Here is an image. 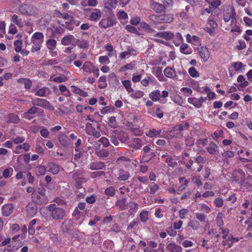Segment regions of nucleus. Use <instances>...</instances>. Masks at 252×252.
<instances>
[{
	"mask_svg": "<svg viewBox=\"0 0 252 252\" xmlns=\"http://www.w3.org/2000/svg\"><path fill=\"white\" fill-rule=\"evenodd\" d=\"M205 161L206 159L205 158L199 156L195 158V161L191 159H189V162L186 163V167L190 171L199 172L202 169L203 167V163Z\"/></svg>",
	"mask_w": 252,
	"mask_h": 252,
	"instance_id": "obj_1",
	"label": "nucleus"
},
{
	"mask_svg": "<svg viewBox=\"0 0 252 252\" xmlns=\"http://www.w3.org/2000/svg\"><path fill=\"white\" fill-rule=\"evenodd\" d=\"M46 189L44 187L39 188L32 193V200L36 204L42 205L48 202V198L45 195Z\"/></svg>",
	"mask_w": 252,
	"mask_h": 252,
	"instance_id": "obj_2",
	"label": "nucleus"
},
{
	"mask_svg": "<svg viewBox=\"0 0 252 252\" xmlns=\"http://www.w3.org/2000/svg\"><path fill=\"white\" fill-rule=\"evenodd\" d=\"M47 209L53 220H62L65 216L64 210L58 207L56 204L54 203L48 205Z\"/></svg>",
	"mask_w": 252,
	"mask_h": 252,
	"instance_id": "obj_3",
	"label": "nucleus"
},
{
	"mask_svg": "<svg viewBox=\"0 0 252 252\" xmlns=\"http://www.w3.org/2000/svg\"><path fill=\"white\" fill-rule=\"evenodd\" d=\"M117 23V19L114 14L105 15L100 20L98 23L99 27L103 29L111 28Z\"/></svg>",
	"mask_w": 252,
	"mask_h": 252,
	"instance_id": "obj_4",
	"label": "nucleus"
},
{
	"mask_svg": "<svg viewBox=\"0 0 252 252\" xmlns=\"http://www.w3.org/2000/svg\"><path fill=\"white\" fill-rule=\"evenodd\" d=\"M168 95L169 93L167 91H163L160 94L159 90H155L149 94V96L153 101L160 102L161 98H166L168 97Z\"/></svg>",
	"mask_w": 252,
	"mask_h": 252,
	"instance_id": "obj_5",
	"label": "nucleus"
},
{
	"mask_svg": "<svg viewBox=\"0 0 252 252\" xmlns=\"http://www.w3.org/2000/svg\"><path fill=\"white\" fill-rule=\"evenodd\" d=\"M148 113L153 117L160 119L163 117L164 112L162 107L160 105H156L153 107L148 109Z\"/></svg>",
	"mask_w": 252,
	"mask_h": 252,
	"instance_id": "obj_6",
	"label": "nucleus"
},
{
	"mask_svg": "<svg viewBox=\"0 0 252 252\" xmlns=\"http://www.w3.org/2000/svg\"><path fill=\"white\" fill-rule=\"evenodd\" d=\"M220 233L222 234V238L223 240L222 241L223 246H227L228 248L232 247V242H231V238L232 234L230 233V231L228 228H221Z\"/></svg>",
	"mask_w": 252,
	"mask_h": 252,
	"instance_id": "obj_7",
	"label": "nucleus"
},
{
	"mask_svg": "<svg viewBox=\"0 0 252 252\" xmlns=\"http://www.w3.org/2000/svg\"><path fill=\"white\" fill-rule=\"evenodd\" d=\"M78 39L72 34L64 36L61 39V44L64 46L71 45L73 46L77 45Z\"/></svg>",
	"mask_w": 252,
	"mask_h": 252,
	"instance_id": "obj_8",
	"label": "nucleus"
},
{
	"mask_svg": "<svg viewBox=\"0 0 252 252\" xmlns=\"http://www.w3.org/2000/svg\"><path fill=\"white\" fill-rule=\"evenodd\" d=\"M150 7L157 13H165L166 8L165 5L161 3L156 2L154 0H152L150 3Z\"/></svg>",
	"mask_w": 252,
	"mask_h": 252,
	"instance_id": "obj_9",
	"label": "nucleus"
},
{
	"mask_svg": "<svg viewBox=\"0 0 252 252\" xmlns=\"http://www.w3.org/2000/svg\"><path fill=\"white\" fill-rule=\"evenodd\" d=\"M197 51L201 60L203 62H206L210 58V52L206 46H201L197 48Z\"/></svg>",
	"mask_w": 252,
	"mask_h": 252,
	"instance_id": "obj_10",
	"label": "nucleus"
},
{
	"mask_svg": "<svg viewBox=\"0 0 252 252\" xmlns=\"http://www.w3.org/2000/svg\"><path fill=\"white\" fill-rule=\"evenodd\" d=\"M32 103L34 106H38L47 109L51 106L50 102L45 99L36 98L32 101Z\"/></svg>",
	"mask_w": 252,
	"mask_h": 252,
	"instance_id": "obj_11",
	"label": "nucleus"
},
{
	"mask_svg": "<svg viewBox=\"0 0 252 252\" xmlns=\"http://www.w3.org/2000/svg\"><path fill=\"white\" fill-rule=\"evenodd\" d=\"M105 167L106 165L104 162L97 160L91 162L88 165L89 169L92 170L105 169Z\"/></svg>",
	"mask_w": 252,
	"mask_h": 252,
	"instance_id": "obj_12",
	"label": "nucleus"
},
{
	"mask_svg": "<svg viewBox=\"0 0 252 252\" xmlns=\"http://www.w3.org/2000/svg\"><path fill=\"white\" fill-rule=\"evenodd\" d=\"M102 13L99 9H93L90 13L88 19L91 21L97 22L101 17Z\"/></svg>",
	"mask_w": 252,
	"mask_h": 252,
	"instance_id": "obj_13",
	"label": "nucleus"
},
{
	"mask_svg": "<svg viewBox=\"0 0 252 252\" xmlns=\"http://www.w3.org/2000/svg\"><path fill=\"white\" fill-rule=\"evenodd\" d=\"M58 139L61 145L64 147H68L70 143L68 136L62 132H60L58 135Z\"/></svg>",
	"mask_w": 252,
	"mask_h": 252,
	"instance_id": "obj_14",
	"label": "nucleus"
},
{
	"mask_svg": "<svg viewBox=\"0 0 252 252\" xmlns=\"http://www.w3.org/2000/svg\"><path fill=\"white\" fill-rule=\"evenodd\" d=\"M33 6L28 4H22L19 6V12L22 15H29L31 14Z\"/></svg>",
	"mask_w": 252,
	"mask_h": 252,
	"instance_id": "obj_15",
	"label": "nucleus"
},
{
	"mask_svg": "<svg viewBox=\"0 0 252 252\" xmlns=\"http://www.w3.org/2000/svg\"><path fill=\"white\" fill-rule=\"evenodd\" d=\"M154 36L162 38L167 40H169L172 39L174 37V35L173 33L170 31H165L158 32L154 35Z\"/></svg>",
	"mask_w": 252,
	"mask_h": 252,
	"instance_id": "obj_16",
	"label": "nucleus"
},
{
	"mask_svg": "<svg viewBox=\"0 0 252 252\" xmlns=\"http://www.w3.org/2000/svg\"><path fill=\"white\" fill-rule=\"evenodd\" d=\"M173 15L171 14L159 15L158 24L170 23L173 21Z\"/></svg>",
	"mask_w": 252,
	"mask_h": 252,
	"instance_id": "obj_17",
	"label": "nucleus"
},
{
	"mask_svg": "<svg viewBox=\"0 0 252 252\" xmlns=\"http://www.w3.org/2000/svg\"><path fill=\"white\" fill-rule=\"evenodd\" d=\"M235 16V12L234 10L231 12L228 10L227 11H225L223 14V20L225 22H228L230 20H231L232 23H236V20Z\"/></svg>",
	"mask_w": 252,
	"mask_h": 252,
	"instance_id": "obj_18",
	"label": "nucleus"
},
{
	"mask_svg": "<svg viewBox=\"0 0 252 252\" xmlns=\"http://www.w3.org/2000/svg\"><path fill=\"white\" fill-rule=\"evenodd\" d=\"M167 252H181L182 248L174 242L170 243L166 246Z\"/></svg>",
	"mask_w": 252,
	"mask_h": 252,
	"instance_id": "obj_19",
	"label": "nucleus"
},
{
	"mask_svg": "<svg viewBox=\"0 0 252 252\" xmlns=\"http://www.w3.org/2000/svg\"><path fill=\"white\" fill-rule=\"evenodd\" d=\"M14 206L12 204L4 205L1 208V213L3 216H9L13 212Z\"/></svg>",
	"mask_w": 252,
	"mask_h": 252,
	"instance_id": "obj_20",
	"label": "nucleus"
},
{
	"mask_svg": "<svg viewBox=\"0 0 252 252\" xmlns=\"http://www.w3.org/2000/svg\"><path fill=\"white\" fill-rule=\"evenodd\" d=\"M191 84L193 90L200 93L202 94L205 93V91H208L209 90V87L208 86L200 87L199 86V83L197 81L193 80L192 82H191Z\"/></svg>",
	"mask_w": 252,
	"mask_h": 252,
	"instance_id": "obj_21",
	"label": "nucleus"
},
{
	"mask_svg": "<svg viewBox=\"0 0 252 252\" xmlns=\"http://www.w3.org/2000/svg\"><path fill=\"white\" fill-rule=\"evenodd\" d=\"M27 214L29 217H34L37 213V207L33 203H29L26 207Z\"/></svg>",
	"mask_w": 252,
	"mask_h": 252,
	"instance_id": "obj_22",
	"label": "nucleus"
},
{
	"mask_svg": "<svg viewBox=\"0 0 252 252\" xmlns=\"http://www.w3.org/2000/svg\"><path fill=\"white\" fill-rule=\"evenodd\" d=\"M189 124L187 122L185 123L178 124L174 127V130L175 131H179V135L181 137H183V134L181 133L182 131L184 130H188L189 128Z\"/></svg>",
	"mask_w": 252,
	"mask_h": 252,
	"instance_id": "obj_23",
	"label": "nucleus"
},
{
	"mask_svg": "<svg viewBox=\"0 0 252 252\" xmlns=\"http://www.w3.org/2000/svg\"><path fill=\"white\" fill-rule=\"evenodd\" d=\"M48 171L53 174H57L60 172V166L53 162H49L47 164Z\"/></svg>",
	"mask_w": 252,
	"mask_h": 252,
	"instance_id": "obj_24",
	"label": "nucleus"
},
{
	"mask_svg": "<svg viewBox=\"0 0 252 252\" xmlns=\"http://www.w3.org/2000/svg\"><path fill=\"white\" fill-rule=\"evenodd\" d=\"M164 75L168 78H174L176 76V72L173 68L167 66L164 70Z\"/></svg>",
	"mask_w": 252,
	"mask_h": 252,
	"instance_id": "obj_25",
	"label": "nucleus"
},
{
	"mask_svg": "<svg viewBox=\"0 0 252 252\" xmlns=\"http://www.w3.org/2000/svg\"><path fill=\"white\" fill-rule=\"evenodd\" d=\"M130 146L134 149H139L142 146L141 139L139 138H135L131 140Z\"/></svg>",
	"mask_w": 252,
	"mask_h": 252,
	"instance_id": "obj_26",
	"label": "nucleus"
},
{
	"mask_svg": "<svg viewBox=\"0 0 252 252\" xmlns=\"http://www.w3.org/2000/svg\"><path fill=\"white\" fill-rule=\"evenodd\" d=\"M237 81L238 83H240L239 84L237 85L238 89L244 88L249 85V82L246 80L245 78L242 75L238 76Z\"/></svg>",
	"mask_w": 252,
	"mask_h": 252,
	"instance_id": "obj_27",
	"label": "nucleus"
},
{
	"mask_svg": "<svg viewBox=\"0 0 252 252\" xmlns=\"http://www.w3.org/2000/svg\"><path fill=\"white\" fill-rule=\"evenodd\" d=\"M6 121L10 123L18 124L20 122V118L17 114L10 113L6 117Z\"/></svg>",
	"mask_w": 252,
	"mask_h": 252,
	"instance_id": "obj_28",
	"label": "nucleus"
},
{
	"mask_svg": "<svg viewBox=\"0 0 252 252\" xmlns=\"http://www.w3.org/2000/svg\"><path fill=\"white\" fill-rule=\"evenodd\" d=\"M94 66L91 62H86L82 66V69L84 72L91 74Z\"/></svg>",
	"mask_w": 252,
	"mask_h": 252,
	"instance_id": "obj_29",
	"label": "nucleus"
},
{
	"mask_svg": "<svg viewBox=\"0 0 252 252\" xmlns=\"http://www.w3.org/2000/svg\"><path fill=\"white\" fill-rule=\"evenodd\" d=\"M207 151L211 155H215L218 151V147L214 142H210L209 145L206 148Z\"/></svg>",
	"mask_w": 252,
	"mask_h": 252,
	"instance_id": "obj_30",
	"label": "nucleus"
},
{
	"mask_svg": "<svg viewBox=\"0 0 252 252\" xmlns=\"http://www.w3.org/2000/svg\"><path fill=\"white\" fill-rule=\"evenodd\" d=\"M71 88L72 89V92L75 94H78L82 97H86L88 95L87 92L75 86L72 85L71 86Z\"/></svg>",
	"mask_w": 252,
	"mask_h": 252,
	"instance_id": "obj_31",
	"label": "nucleus"
},
{
	"mask_svg": "<svg viewBox=\"0 0 252 252\" xmlns=\"http://www.w3.org/2000/svg\"><path fill=\"white\" fill-rule=\"evenodd\" d=\"M128 206L130 208V210L128 211L129 215L133 217L134 213L137 212L138 209L139 205L135 202L131 201L129 202Z\"/></svg>",
	"mask_w": 252,
	"mask_h": 252,
	"instance_id": "obj_32",
	"label": "nucleus"
},
{
	"mask_svg": "<svg viewBox=\"0 0 252 252\" xmlns=\"http://www.w3.org/2000/svg\"><path fill=\"white\" fill-rule=\"evenodd\" d=\"M11 21L19 28H23L24 25V21L22 19L19 18L18 16L16 14L12 15Z\"/></svg>",
	"mask_w": 252,
	"mask_h": 252,
	"instance_id": "obj_33",
	"label": "nucleus"
},
{
	"mask_svg": "<svg viewBox=\"0 0 252 252\" xmlns=\"http://www.w3.org/2000/svg\"><path fill=\"white\" fill-rule=\"evenodd\" d=\"M122 83L128 94L134 92V89L131 87V82L129 80H124Z\"/></svg>",
	"mask_w": 252,
	"mask_h": 252,
	"instance_id": "obj_34",
	"label": "nucleus"
},
{
	"mask_svg": "<svg viewBox=\"0 0 252 252\" xmlns=\"http://www.w3.org/2000/svg\"><path fill=\"white\" fill-rule=\"evenodd\" d=\"M180 52L185 55L190 54L192 52V49L186 43H183L180 47Z\"/></svg>",
	"mask_w": 252,
	"mask_h": 252,
	"instance_id": "obj_35",
	"label": "nucleus"
},
{
	"mask_svg": "<svg viewBox=\"0 0 252 252\" xmlns=\"http://www.w3.org/2000/svg\"><path fill=\"white\" fill-rule=\"evenodd\" d=\"M47 93H48V94H49L50 93V91L48 87H44L42 88L38 89L35 92V95L41 97H44L46 95Z\"/></svg>",
	"mask_w": 252,
	"mask_h": 252,
	"instance_id": "obj_36",
	"label": "nucleus"
},
{
	"mask_svg": "<svg viewBox=\"0 0 252 252\" xmlns=\"http://www.w3.org/2000/svg\"><path fill=\"white\" fill-rule=\"evenodd\" d=\"M116 205L119 207L120 210H126L127 208V205L126 204V198L124 197L118 200L116 203Z\"/></svg>",
	"mask_w": 252,
	"mask_h": 252,
	"instance_id": "obj_37",
	"label": "nucleus"
},
{
	"mask_svg": "<svg viewBox=\"0 0 252 252\" xmlns=\"http://www.w3.org/2000/svg\"><path fill=\"white\" fill-rule=\"evenodd\" d=\"M46 45L50 51L54 50L57 46V41L55 39L50 38L46 41Z\"/></svg>",
	"mask_w": 252,
	"mask_h": 252,
	"instance_id": "obj_38",
	"label": "nucleus"
},
{
	"mask_svg": "<svg viewBox=\"0 0 252 252\" xmlns=\"http://www.w3.org/2000/svg\"><path fill=\"white\" fill-rule=\"evenodd\" d=\"M78 175L77 173H73L72 175L73 179L75 181V187L78 189H80L82 188V183L84 180L83 178H77V176Z\"/></svg>",
	"mask_w": 252,
	"mask_h": 252,
	"instance_id": "obj_39",
	"label": "nucleus"
},
{
	"mask_svg": "<svg viewBox=\"0 0 252 252\" xmlns=\"http://www.w3.org/2000/svg\"><path fill=\"white\" fill-rule=\"evenodd\" d=\"M161 133V130H156V129L153 128L150 129L148 131L146 132V135L149 137H154L157 136H160Z\"/></svg>",
	"mask_w": 252,
	"mask_h": 252,
	"instance_id": "obj_40",
	"label": "nucleus"
},
{
	"mask_svg": "<svg viewBox=\"0 0 252 252\" xmlns=\"http://www.w3.org/2000/svg\"><path fill=\"white\" fill-rule=\"evenodd\" d=\"M129 177L128 172L121 169L119 170V176L118 179L120 181H126Z\"/></svg>",
	"mask_w": 252,
	"mask_h": 252,
	"instance_id": "obj_41",
	"label": "nucleus"
},
{
	"mask_svg": "<svg viewBox=\"0 0 252 252\" xmlns=\"http://www.w3.org/2000/svg\"><path fill=\"white\" fill-rule=\"evenodd\" d=\"M62 229L64 232H68L71 228V221L70 220H65L62 223Z\"/></svg>",
	"mask_w": 252,
	"mask_h": 252,
	"instance_id": "obj_42",
	"label": "nucleus"
},
{
	"mask_svg": "<svg viewBox=\"0 0 252 252\" xmlns=\"http://www.w3.org/2000/svg\"><path fill=\"white\" fill-rule=\"evenodd\" d=\"M165 162L168 164V166L171 167H175L178 165V163L175 157L170 156L167 157L165 159Z\"/></svg>",
	"mask_w": 252,
	"mask_h": 252,
	"instance_id": "obj_43",
	"label": "nucleus"
},
{
	"mask_svg": "<svg viewBox=\"0 0 252 252\" xmlns=\"http://www.w3.org/2000/svg\"><path fill=\"white\" fill-rule=\"evenodd\" d=\"M223 215L222 213H219L217 215V217L216 219V221L217 225L220 228V230L221 229V228H222V226L224 225L223 222Z\"/></svg>",
	"mask_w": 252,
	"mask_h": 252,
	"instance_id": "obj_44",
	"label": "nucleus"
},
{
	"mask_svg": "<svg viewBox=\"0 0 252 252\" xmlns=\"http://www.w3.org/2000/svg\"><path fill=\"white\" fill-rule=\"evenodd\" d=\"M98 82V87L99 89H104L107 86L105 75L101 76L99 78Z\"/></svg>",
	"mask_w": 252,
	"mask_h": 252,
	"instance_id": "obj_45",
	"label": "nucleus"
},
{
	"mask_svg": "<svg viewBox=\"0 0 252 252\" xmlns=\"http://www.w3.org/2000/svg\"><path fill=\"white\" fill-rule=\"evenodd\" d=\"M31 41L33 44L32 47L31 49V51L32 52H34L39 51L41 49V45L43 42L35 41L34 40H32Z\"/></svg>",
	"mask_w": 252,
	"mask_h": 252,
	"instance_id": "obj_46",
	"label": "nucleus"
},
{
	"mask_svg": "<svg viewBox=\"0 0 252 252\" xmlns=\"http://www.w3.org/2000/svg\"><path fill=\"white\" fill-rule=\"evenodd\" d=\"M46 171V167L44 165H39L36 167V174L37 176L45 175Z\"/></svg>",
	"mask_w": 252,
	"mask_h": 252,
	"instance_id": "obj_47",
	"label": "nucleus"
},
{
	"mask_svg": "<svg viewBox=\"0 0 252 252\" xmlns=\"http://www.w3.org/2000/svg\"><path fill=\"white\" fill-rule=\"evenodd\" d=\"M154 79V77L150 74L146 78L142 79L141 81V84L144 87L148 86L150 83L153 82V79Z\"/></svg>",
	"mask_w": 252,
	"mask_h": 252,
	"instance_id": "obj_48",
	"label": "nucleus"
},
{
	"mask_svg": "<svg viewBox=\"0 0 252 252\" xmlns=\"http://www.w3.org/2000/svg\"><path fill=\"white\" fill-rule=\"evenodd\" d=\"M188 226L190 227L194 230H197L200 228V224L199 221L192 220L189 223Z\"/></svg>",
	"mask_w": 252,
	"mask_h": 252,
	"instance_id": "obj_49",
	"label": "nucleus"
},
{
	"mask_svg": "<svg viewBox=\"0 0 252 252\" xmlns=\"http://www.w3.org/2000/svg\"><path fill=\"white\" fill-rule=\"evenodd\" d=\"M32 40H38V41L43 42L44 40L43 34L41 32H36L33 34L32 36Z\"/></svg>",
	"mask_w": 252,
	"mask_h": 252,
	"instance_id": "obj_50",
	"label": "nucleus"
},
{
	"mask_svg": "<svg viewBox=\"0 0 252 252\" xmlns=\"http://www.w3.org/2000/svg\"><path fill=\"white\" fill-rule=\"evenodd\" d=\"M162 68L160 66H155L152 68V73L155 75L160 81L161 80L159 78V76H162Z\"/></svg>",
	"mask_w": 252,
	"mask_h": 252,
	"instance_id": "obj_51",
	"label": "nucleus"
},
{
	"mask_svg": "<svg viewBox=\"0 0 252 252\" xmlns=\"http://www.w3.org/2000/svg\"><path fill=\"white\" fill-rule=\"evenodd\" d=\"M108 124L110 127L113 128H116L118 126L116 118L114 116H111L108 118Z\"/></svg>",
	"mask_w": 252,
	"mask_h": 252,
	"instance_id": "obj_52",
	"label": "nucleus"
},
{
	"mask_svg": "<svg viewBox=\"0 0 252 252\" xmlns=\"http://www.w3.org/2000/svg\"><path fill=\"white\" fill-rule=\"evenodd\" d=\"M149 213L147 211L143 210L139 214L140 221L145 223L149 220Z\"/></svg>",
	"mask_w": 252,
	"mask_h": 252,
	"instance_id": "obj_53",
	"label": "nucleus"
},
{
	"mask_svg": "<svg viewBox=\"0 0 252 252\" xmlns=\"http://www.w3.org/2000/svg\"><path fill=\"white\" fill-rule=\"evenodd\" d=\"M14 50L16 52L19 53L21 51V48L23 45L22 41L21 39L16 40L14 42Z\"/></svg>",
	"mask_w": 252,
	"mask_h": 252,
	"instance_id": "obj_54",
	"label": "nucleus"
},
{
	"mask_svg": "<svg viewBox=\"0 0 252 252\" xmlns=\"http://www.w3.org/2000/svg\"><path fill=\"white\" fill-rule=\"evenodd\" d=\"M206 1L211 6V7L215 9L221 4L220 0H206Z\"/></svg>",
	"mask_w": 252,
	"mask_h": 252,
	"instance_id": "obj_55",
	"label": "nucleus"
},
{
	"mask_svg": "<svg viewBox=\"0 0 252 252\" xmlns=\"http://www.w3.org/2000/svg\"><path fill=\"white\" fill-rule=\"evenodd\" d=\"M80 48L87 49L89 47V42L86 40H79L78 39L77 44Z\"/></svg>",
	"mask_w": 252,
	"mask_h": 252,
	"instance_id": "obj_56",
	"label": "nucleus"
},
{
	"mask_svg": "<svg viewBox=\"0 0 252 252\" xmlns=\"http://www.w3.org/2000/svg\"><path fill=\"white\" fill-rule=\"evenodd\" d=\"M144 95V92L140 90L135 92L134 91L133 93H130V96L134 99L140 98L143 97Z\"/></svg>",
	"mask_w": 252,
	"mask_h": 252,
	"instance_id": "obj_57",
	"label": "nucleus"
},
{
	"mask_svg": "<svg viewBox=\"0 0 252 252\" xmlns=\"http://www.w3.org/2000/svg\"><path fill=\"white\" fill-rule=\"evenodd\" d=\"M196 218L201 223H205L207 221V216L202 213H196Z\"/></svg>",
	"mask_w": 252,
	"mask_h": 252,
	"instance_id": "obj_58",
	"label": "nucleus"
},
{
	"mask_svg": "<svg viewBox=\"0 0 252 252\" xmlns=\"http://www.w3.org/2000/svg\"><path fill=\"white\" fill-rule=\"evenodd\" d=\"M135 52V50L132 48L128 47L127 51L122 52L119 56V58L121 59H124L126 56L132 54V52Z\"/></svg>",
	"mask_w": 252,
	"mask_h": 252,
	"instance_id": "obj_59",
	"label": "nucleus"
},
{
	"mask_svg": "<svg viewBox=\"0 0 252 252\" xmlns=\"http://www.w3.org/2000/svg\"><path fill=\"white\" fill-rule=\"evenodd\" d=\"M140 27L145 29L148 32L152 33L155 32L154 30L151 28L149 25L146 22H143L140 23Z\"/></svg>",
	"mask_w": 252,
	"mask_h": 252,
	"instance_id": "obj_60",
	"label": "nucleus"
},
{
	"mask_svg": "<svg viewBox=\"0 0 252 252\" xmlns=\"http://www.w3.org/2000/svg\"><path fill=\"white\" fill-rule=\"evenodd\" d=\"M231 64L232 66L234 68V70L236 72L241 71L243 66V64L241 62H233Z\"/></svg>",
	"mask_w": 252,
	"mask_h": 252,
	"instance_id": "obj_61",
	"label": "nucleus"
},
{
	"mask_svg": "<svg viewBox=\"0 0 252 252\" xmlns=\"http://www.w3.org/2000/svg\"><path fill=\"white\" fill-rule=\"evenodd\" d=\"M104 192L107 195L113 196L115 194V189L113 187H110L105 189Z\"/></svg>",
	"mask_w": 252,
	"mask_h": 252,
	"instance_id": "obj_62",
	"label": "nucleus"
},
{
	"mask_svg": "<svg viewBox=\"0 0 252 252\" xmlns=\"http://www.w3.org/2000/svg\"><path fill=\"white\" fill-rule=\"evenodd\" d=\"M189 73L192 77L196 78L199 76V73L194 67L189 69Z\"/></svg>",
	"mask_w": 252,
	"mask_h": 252,
	"instance_id": "obj_63",
	"label": "nucleus"
},
{
	"mask_svg": "<svg viewBox=\"0 0 252 252\" xmlns=\"http://www.w3.org/2000/svg\"><path fill=\"white\" fill-rule=\"evenodd\" d=\"M150 187V193L151 194H155V193L159 189V187L157 184H151Z\"/></svg>",
	"mask_w": 252,
	"mask_h": 252,
	"instance_id": "obj_64",
	"label": "nucleus"
}]
</instances>
